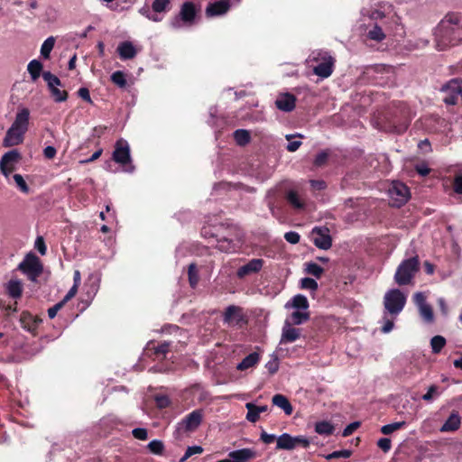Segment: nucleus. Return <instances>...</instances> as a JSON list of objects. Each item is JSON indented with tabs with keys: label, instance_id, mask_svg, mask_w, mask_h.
<instances>
[{
	"label": "nucleus",
	"instance_id": "nucleus-1",
	"mask_svg": "<svg viewBox=\"0 0 462 462\" xmlns=\"http://www.w3.org/2000/svg\"><path fill=\"white\" fill-rule=\"evenodd\" d=\"M436 37L441 49L457 45L462 41V17L457 13L448 14L439 23Z\"/></svg>",
	"mask_w": 462,
	"mask_h": 462
},
{
	"label": "nucleus",
	"instance_id": "nucleus-2",
	"mask_svg": "<svg viewBox=\"0 0 462 462\" xmlns=\"http://www.w3.org/2000/svg\"><path fill=\"white\" fill-rule=\"evenodd\" d=\"M419 270L420 261L418 255L405 259L397 267L394 281L400 286L408 285L411 283Z\"/></svg>",
	"mask_w": 462,
	"mask_h": 462
},
{
	"label": "nucleus",
	"instance_id": "nucleus-3",
	"mask_svg": "<svg viewBox=\"0 0 462 462\" xmlns=\"http://www.w3.org/2000/svg\"><path fill=\"white\" fill-rule=\"evenodd\" d=\"M197 14L198 9L194 3L190 1L184 2L180 6L179 14L171 19V25L175 29H179L183 25L190 26L194 23Z\"/></svg>",
	"mask_w": 462,
	"mask_h": 462
},
{
	"label": "nucleus",
	"instance_id": "nucleus-4",
	"mask_svg": "<svg viewBox=\"0 0 462 462\" xmlns=\"http://www.w3.org/2000/svg\"><path fill=\"white\" fill-rule=\"evenodd\" d=\"M17 269L25 274L30 281L35 282L42 273L43 266L37 255L29 253L19 263Z\"/></svg>",
	"mask_w": 462,
	"mask_h": 462
},
{
	"label": "nucleus",
	"instance_id": "nucleus-5",
	"mask_svg": "<svg viewBox=\"0 0 462 462\" xmlns=\"http://www.w3.org/2000/svg\"><path fill=\"white\" fill-rule=\"evenodd\" d=\"M406 303L405 295L399 289L388 291L383 298L385 310L392 315L399 314Z\"/></svg>",
	"mask_w": 462,
	"mask_h": 462
},
{
	"label": "nucleus",
	"instance_id": "nucleus-6",
	"mask_svg": "<svg viewBox=\"0 0 462 462\" xmlns=\"http://www.w3.org/2000/svg\"><path fill=\"white\" fill-rule=\"evenodd\" d=\"M389 196L391 198L390 204L393 207L400 208L410 199V189L401 181H393L389 189Z\"/></svg>",
	"mask_w": 462,
	"mask_h": 462
},
{
	"label": "nucleus",
	"instance_id": "nucleus-7",
	"mask_svg": "<svg viewBox=\"0 0 462 462\" xmlns=\"http://www.w3.org/2000/svg\"><path fill=\"white\" fill-rule=\"evenodd\" d=\"M204 411L197 409L187 414L180 422L178 423V430L185 432L195 431L202 422Z\"/></svg>",
	"mask_w": 462,
	"mask_h": 462
},
{
	"label": "nucleus",
	"instance_id": "nucleus-8",
	"mask_svg": "<svg viewBox=\"0 0 462 462\" xmlns=\"http://www.w3.org/2000/svg\"><path fill=\"white\" fill-rule=\"evenodd\" d=\"M21 160V154L17 150H11L5 152L0 161V171L5 177L9 178L16 167L15 165Z\"/></svg>",
	"mask_w": 462,
	"mask_h": 462
},
{
	"label": "nucleus",
	"instance_id": "nucleus-9",
	"mask_svg": "<svg viewBox=\"0 0 462 462\" xmlns=\"http://www.w3.org/2000/svg\"><path fill=\"white\" fill-rule=\"evenodd\" d=\"M223 321L228 326L238 328H242L247 322L242 314V309L235 305H230L226 309L223 315Z\"/></svg>",
	"mask_w": 462,
	"mask_h": 462
},
{
	"label": "nucleus",
	"instance_id": "nucleus-10",
	"mask_svg": "<svg viewBox=\"0 0 462 462\" xmlns=\"http://www.w3.org/2000/svg\"><path fill=\"white\" fill-rule=\"evenodd\" d=\"M112 158L116 163L122 166L131 164L130 147L125 140L120 139L116 141Z\"/></svg>",
	"mask_w": 462,
	"mask_h": 462
},
{
	"label": "nucleus",
	"instance_id": "nucleus-11",
	"mask_svg": "<svg viewBox=\"0 0 462 462\" xmlns=\"http://www.w3.org/2000/svg\"><path fill=\"white\" fill-rule=\"evenodd\" d=\"M313 244L319 249L328 250L332 246V238L327 227L315 226L312 231Z\"/></svg>",
	"mask_w": 462,
	"mask_h": 462
},
{
	"label": "nucleus",
	"instance_id": "nucleus-12",
	"mask_svg": "<svg viewBox=\"0 0 462 462\" xmlns=\"http://www.w3.org/2000/svg\"><path fill=\"white\" fill-rule=\"evenodd\" d=\"M321 59L322 61L313 68V72L315 75L326 79L333 73L335 59L328 54Z\"/></svg>",
	"mask_w": 462,
	"mask_h": 462
},
{
	"label": "nucleus",
	"instance_id": "nucleus-13",
	"mask_svg": "<svg viewBox=\"0 0 462 462\" xmlns=\"http://www.w3.org/2000/svg\"><path fill=\"white\" fill-rule=\"evenodd\" d=\"M264 261L260 258H254L250 260L246 264L239 267L236 271V276L239 279H244L245 277L251 275L253 273H259L263 266Z\"/></svg>",
	"mask_w": 462,
	"mask_h": 462
},
{
	"label": "nucleus",
	"instance_id": "nucleus-14",
	"mask_svg": "<svg viewBox=\"0 0 462 462\" xmlns=\"http://www.w3.org/2000/svg\"><path fill=\"white\" fill-rule=\"evenodd\" d=\"M29 118H30V111L28 108H23L21 109L15 116V119L9 128V134H12L14 131H21L23 133H26L28 130V125H29Z\"/></svg>",
	"mask_w": 462,
	"mask_h": 462
},
{
	"label": "nucleus",
	"instance_id": "nucleus-15",
	"mask_svg": "<svg viewBox=\"0 0 462 462\" xmlns=\"http://www.w3.org/2000/svg\"><path fill=\"white\" fill-rule=\"evenodd\" d=\"M284 198L287 203L297 211H302L306 208V201L303 196L294 189H290L285 192Z\"/></svg>",
	"mask_w": 462,
	"mask_h": 462
},
{
	"label": "nucleus",
	"instance_id": "nucleus-16",
	"mask_svg": "<svg viewBox=\"0 0 462 462\" xmlns=\"http://www.w3.org/2000/svg\"><path fill=\"white\" fill-rule=\"evenodd\" d=\"M231 7L230 0H219L210 3L206 7V16L214 17L226 14Z\"/></svg>",
	"mask_w": 462,
	"mask_h": 462
},
{
	"label": "nucleus",
	"instance_id": "nucleus-17",
	"mask_svg": "<svg viewBox=\"0 0 462 462\" xmlns=\"http://www.w3.org/2000/svg\"><path fill=\"white\" fill-rule=\"evenodd\" d=\"M275 105L277 108L283 112H291L295 108L296 97L291 93L281 94L276 101Z\"/></svg>",
	"mask_w": 462,
	"mask_h": 462
},
{
	"label": "nucleus",
	"instance_id": "nucleus-18",
	"mask_svg": "<svg viewBox=\"0 0 462 462\" xmlns=\"http://www.w3.org/2000/svg\"><path fill=\"white\" fill-rule=\"evenodd\" d=\"M300 337V329L291 327V323L288 320L282 328V338L280 344L292 343Z\"/></svg>",
	"mask_w": 462,
	"mask_h": 462
},
{
	"label": "nucleus",
	"instance_id": "nucleus-19",
	"mask_svg": "<svg viewBox=\"0 0 462 462\" xmlns=\"http://www.w3.org/2000/svg\"><path fill=\"white\" fill-rule=\"evenodd\" d=\"M231 462H247L256 457V452L251 448H242L228 454Z\"/></svg>",
	"mask_w": 462,
	"mask_h": 462
},
{
	"label": "nucleus",
	"instance_id": "nucleus-20",
	"mask_svg": "<svg viewBox=\"0 0 462 462\" xmlns=\"http://www.w3.org/2000/svg\"><path fill=\"white\" fill-rule=\"evenodd\" d=\"M20 321L23 328L27 329L32 334H35L39 324L42 322V319L33 317L28 311H23L21 315Z\"/></svg>",
	"mask_w": 462,
	"mask_h": 462
},
{
	"label": "nucleus",
	"instance_id": "nucleus-21",
	"mask_svg": "<svg viewBox=\"0 0 462 462\" xmlns=\"http://www.w3.org/2000/svg\"><path fill=\"white\" fill-rule=\"evenodd\" d=\"M116 51L120 56V59L123 60H132L137 54L135 47L131 42L128 41L119 43Z\"/></svg>",
	"mask_w": 462,
	"mask_h": 462
},
{
	"label": "nucleus",
	"instance_id": "nucleus-22",
	"mask_svg": "<svg viewBox=\"0 0 462 462\" xmlns=\"http://www.w3.org/2000/svg\"><path fill=\"white\" fill-rule=\"evenodd\" d=\"M461 419L457 411H453L440 428L441 432H451L459 429Z\"/></svg>",
	"mask_w": 462,
	"mask_h": 462
},
{
	"label": "nucleus",
	"instance_id": "nucleus-23",
	"mask_svg": "<svg viewBox=\"0 0 462 462\" xmlns=\"http://www.w3.org/2000/svg\"><path fill=\"white\" fill-rule=\"evenodd\" d=\"M272 402L273 405L281 408L286 415H291L293 411L292 405L291 404L289 399L280 393H277L273 396Z\"/></svg>",
	"mask_w": 462,
	"mask_h": 462
},
{
	"label": "nucleus",
	"instance_id": "nucleus-24",
	"mask_svg": "<svg viewBox=\"0 0 462 462\" xmlns=\"http://www.w3.org/2000/svg\"><path fill=\"white\" fill-rule=\"evenodd\" d=\"M24 134L25 133L19 130L14 131L13 134H10L8 129L5 137L4 138V145L5 147H11L22 143L23 142Z\"/></svg>",
	"mask_w": 462,
	"mask_h": 462
},
{
	"label": "nucleus",
	"instance_id": "nucleus-25",
	"mask_svg": "<svg viewBox=\"0 0 462 462\" xmlns=\"http://www.w3.org/2000/svg\"><path fill=\"white\" fill-rule=\"evenodd\" d=\"M260 361V355L256 352H253L246 356L237 365L236 369L239 371H245L251 367H254Z\"/></svg>",
	"mask_w": 462,
	"mask_h": 462
},
{
	"label": "nucleus",
	"instance_id": "nucleus-26",
	"mask_svg": "<svg viewBox=\"0 0 462 462\" xmlns=\"http://www.w3.org/2000/svg\"><path fill=\"white\" fill-rule=\"evenodd\" d=\"M6 291L13 299H19L23 294V284L18 280H10L6 285Z\"/></svg>",
	"mask_w": 462,
	"mask_h": 462
},
{
	"label": "nucleus",
	"instance_id": "nucleus-27",
	"mask_svg": "<svg viewBox=\"0 0 462 462\" xmlns=\"http://www.w3.org/2000/svg\"><path fill=\"white\" fill-rule=\"evenodd\" d=\"M409 122L406 117H403L402 119L393 117L389 120V128L394 133L402 134L407 130Z\"/></svg>",
	"mask_w": 462,
	"mask_h": 462
},
{
	"label": "nucleus",
	"instance_id": "nucleus-28",
	"mask_svg": "<svg viewBox=\"0 0 462 462\" xmlns=\"http://www.w3.org/2000/svg\"><path fill=\"white\" fill-rule=\"evenodd\" d=\"M42 63L38 60H32L29 62L27 66V70L31 76V79L33 82H35L41 75H42Z\"/></svg>",
	"mask_w": 462,
	"mask_h": 462
},
{
	"label": "nucleus",
	"instance_id": "nucleus-29",
	"mask_svg": "<svg viewBox=\"0 0 462 462\" xmlns=\"http://www.w3.org/2000/svg\"><path fill=\"white\" fill-rule=\"evenodd\" d=\"M277 449L291 450L294 448L293 437L288 433L282 434L277 439Z\"/></svg>",
	"mask_w": 462,
	"mask_h": 462
},
{
	"label": "nucleus",
	"instance_id": "nucleus-30",
	"mask_svg": "<svg viewBox=\"0 0 462 462\" xmlns=\"http://www.w3.org/2000/svg\"><path fill=\"white\" fill-rule=\"evenodd\" d=\"M334 425L327 420L318 421L315 424V431L319 435L330 436L334 433Z\"/></svg>",
	"mask_w": 462,
	"mask_h": 462
},
{
	"label": "nucleus",
	"instance_id": "nucleus-31",
	"mask_svg": "<svg viewBox=\"0 0 462 462\" xmlns=\"http://www.w3.org/2000/svg\"><path fill=\"white\" fill-rule=\"evenodd\" d=\"M236 143L240 146H245L251 141L250 132L245 129H237L233 134Z\"/></svg>",
	"mask_w": 462,
	"mask_h": 462
},
{
	"label": "nucleus",
	"instance_id": "nucleus-32",
	"mask_svg": "<svg viewBox=\"0 0 462 462\" xmlns=\"http://www.w3.org/2000/svg\"><path fill=\"white\" fill-rule=\"evenodd\" d=\"M366 37L369 40L380 42H382V41H383L385 39L386 35L383 32L382 27L375 23L373 26V28H371L367 32Z\"/></svg>",
	"mask_w": 462,
	"mask_h": 462
},
{
	"label": "nucleus",
	"instance_id": "nucleus-33",
	"mask_svg": "<svg viewBox=\"0 0 462 462\" xmlns=\"http://www.w3.org/2000/svg\"><path fill=\"white\" fill-rule=\"evenodd\" d=\"M441 90L444 92H448V94L443 99L447 105H456L458 100V97H461V92H457L449 88H448L447 83L442 86Z\"/></svg>",
	"mask_w": 462,
	"mask_h": 462
},
{
	"label": "nucleus",
	"instance_id": "nucleus-34",
	"mask_svg": "<svg viewBox=\"0 0 462 462\" xmlns=\"http://www.w3.org/2000/svg\"><path fill=\"white\" fill-rule=\"evenodd\" d=\"M291 305L298 310H307L310 307L308 299L302 294L295 295L291 300Z\"/></svg>",
	"mask_w": 462,
	"mask_h": 462
},
{
	"label": "nucleus",
	"instance_id": "nucleus-35",
	"mask_svg": "<svg viewBox=\"0 0 462 462\" xmlns=\"http://www.w3.org/2000/svg\"><path fill=\"white\" fill-rule=\"evenodd\" d=\"M305 271L307 273L316 277L317 279L321 278L324 269L320 267L318 263L313 262H309L305 263Z\"/></svg>",
	"mask_w": 462,
	"mask_h": 462
},
{
	"label": "nucleus",
	"instance_id": "nucleus-36",
	"mask_svg": "<svg viewBox=\"0 0 462 462\" xmlns=\"http://www.w3.org/2000/svg\"><path fill=\"white\" fill-rule=\"evenodd\" d=\"M54 44H55V38L51 36L49 38H47L42 47H41V55L48 60L50 58V54L54 47Z\"/></svg>",
	"mask_w": 462,
	"mask_h": 462
},
{
	"label": "nucleus",
	"instance_id": "nucleus-37",
	"mask_svg": "<svg viewBox=\"0 0 462 462\" xmlns=\"http://www.w3.org/2000/svg\"><path fill=\"white\" fill-rule=\"evenodd\" d=\"M291 325H301L310 319V312L308 311H293L291 315Z\"/></svg>",
	"mask_w": 462,
	"mask_h": 462
},
{
	"label": "nucleus",
	"instance_id": "nucleus-38",
	"mask_svg": "<svg viewBox=\"0 0 462 462\" xmlns=\"http://www.w3.org/2000/svg\"><path fill=\"white\" fill-rule=\"evenodd\" d=\"M111 81L117 87L125 88L127 86L125 74L121 70H116L110 76Z\"/></svg>",
	"mask_w": 462,
	"mask_h": 462
},
{
	"label": "nucleus",
	"instance_id": "nucleus-39",
	"mask_svg": "<svg viewBox=\"0 0 462 462\" xmlns=\"http://www.w3.org/2000/svg\"><path fill=\"white\" fill-rule=\"evenodd\" d=\"M217 247L225 253H232L236 250V245L232 240L227 238H223L218 240Z\"/></svg>",
	"mask_w": 462,
	"mask_h": 462
},
{
	"label": "nucleus",
	"instance_id": "nucleus-40",
	"mask_svg": "<svg viewBox=\"0 0 462 462\" xmlns=\"http://www.w3.org/2000/svg\"><path fill=\"white\" fill-rule=\"evenodd\" d=\"M446 345V339L442 336H434L430 340L432 353L439 354Z\"/></svg>",
	"mask_w": 462,
	"mask_h": 462
},
{
	"label": "nucleus",
	"instance_id": "nucleus-41",
	"mask_svg": "<svg viewBox=\"0 0 462 462\" xmlns=\"http://www.w3.org/2000/svg\"><path fill=\"white\" fill-rule=\"evenodd\" d=\"M247 409L246 420L250 422L255 423L260 419V414L256 410V405L253 402H247L245 404Z\"/></svg>",
	"mask_w": 462,
	"mask_h": 462
},
{
	"label": "nucleus",
	"instance_id": "nucleus-42",
	"mask_svg": "<svg viewBox=\"0 0 462 462\" xmlns=\"http://www.w3.org/2000/svg\"><path fill=\"white\" fill-rule=\"evenodd\" d=\"M42 78L47 82L48 88H56L58 86H61L60 79L51 71H43Z\"/></svg>",
	"mask_w": 462,
	"mask_h": 462
},
{
	"label": "nucleus",
	"instance_id": "nucleus-43",
	"mask_svg": "<svg viewBox=\"0 0 462 462\" xmlns=\"http://www.w3.org/2000/svg\"><path fill=\"white\" fill-rule=\"evenodd\" d=\"M405 426H406V421H404V420L386 424L381 428V432L384 435H389L395 430L404 428Z\"/></svg>",
	"mask_w": 462,
	"mask_h": 462
},
{
	"label": "nucleus",
	"instance_id": "nucleus-44",
	"mask_svg": "<svg viewBox=\"0 0 462 462\" xmlns=\"http://www.w3.org/2000/svg\"><path fill=\"white\" fill-rule=\"evenodd\" d=\"M171 0H154L152 8L155 13H165L170 10Z\"/></svg>",
	"mask_w": 462,
	"mask_h": 462
},
{
	"label": "nucleus",
	"instance_id": "nucleus-45",
	"mask_svg": "<svg viewBox=\"0 0 462 462\" xmlns=\"http://www.w3.org/2000/svg\"><path fill=\"white\" fill-rule=\"evenodd\" d=\"M188 276L190 286L195 288L199 282V274L196 263H192L189 265Z\"/></svg>",
	"mask_w": 462,
	"mask_h": 462
},
{
	"label": "nucleus",
	"instance_id": "nucleus-46",
	"mask_svg": "<svg viewBox=\"0 0 462 462\" xmlns=\"http://www.w3.org/2000/svg\"><path fill=\"white\" fill-rule=\"evenodd\" d=\"M439 387L436 384H432L429 387L427 393L422 395V400L428 402H432L435 398L439 396Z\"/></svg>",
	"mask_w": 462,
	"mask_h": 462
},
{
	"label": "nucleus",
	"instance_id": "nucleus-47",
	"mask_svg": "<svg viewBox=\"0 0 462 462\" xmlns=\"http://www.w3.org/2000/svg\"><path fill=\"white\" fill-rule=\"evenodd\" d=\"M55 102L60 103L68 99L69 94L66 90H60L57 87L49 89Z\"/></svg>",
	"mask_w": 462,
	"mask_h": 462
},
{
	"label": "nucleus",
	"instance_id": "nucleus-48",
	"mask_svg": "<svg viewBox=\"0 0 462 462\" xmlns=\"http://www.w3.org/2000/svg\"><path fill=\"white\" fill-rule=\"evenodd\" d=\"M329 155L330 153L328 150L319 152L314 159V166L318 168L325 166L328 161Z\"/></svg>",
	"mask_w": 462,
	"mask_h": 462
},
{
	"label": "nucleus",
	"instance_id": "nucleus-49",
	"mask_svg": "<svg viewBox=\"0 0 462 462\" xmlns=\"http://www.w3.org/2000/svg\"><path fill=\"white\" fill-rule=\"evenodd\" d=\"M300 288L304 290L317 291L319 288L318 282L310 277H305L300 280Z\"/></svg>",
	"mask_w": 462,
	"mask_h": 462
},
{
	"label": "nucleus",
	"instance_id": "nucleus-50",
	"mask_svg": "<svg viewBox=\"0 0 462 462\" xmlns=\"http://www.w3.org/2000/svg\"><path fill=\"white\" fill-rule=\"evenodd\" d=\"M149 450L155 455H162L164 450V445L162 441L154 439L148 444Z\"/></svg>",
	"mask_w": 462,
	"mask_h": 462
},
{
	"label": "nucleus",
	"instance_id": "nucleus-51",
	"mask_svg": "<svg viewBox=\"0 0 462 462\" xmlns=\"http://www.w3.org/2000/svg\"><path fill=\"white\" fill-rule=\"evenodd\" d=\"M352 455V452L348 449H342L334 451L326 456L327 460L337 459V458H348Z\"/></svg>",
	"mask_w": 462,
	"mask_h": 462
},
{
	"label": "nucleus",
	"instance_id": "nucleus-52",
	"mask_svg": "<svg viewBox=\"0 0 462 462\" xmlns=\"http://www.w3.org/2000/svg\"><path fill=\"white\" fill-rule=\"evenodd\" d=\"M203 452V448L200 446H192L189 447L186 449L184 456L180 459L179 462H185L189 457L196 454H201Z\"/></svg>",
	"mask_w": 462,
	"mask_h": 462
},
{
	"label": "nucleus",
	"instance_id": "nucleus-53",
	"mask_svg": "<svg viewBox=\"0 0 462 462\" xmlns=\"http://www.w3.org/2000/svg\"><path fill=\"white\" fill-rule=\"evenodd\" d=\"M13 179L16 184V186L20 189V190L23 193H28L30 189L24 180L23 177L21 174H14Z\"/></svg>",
	"mask_w": 462,
	"mask_h": 462
},
{
	"label": "nucleus",
	"instance_id": "nucleus-54",
	"mask_svg": "<svg viewBox=\"0 0 462 462\" xmlns=\"http://www.w3.org/2000/svg\"><path fill=\"white\" fill-rule=\"evenodd\" d=\"M170 350V343L162 342L159 344L156 347H154V354L157 358L165 357L166 354Z\"/></svg>",
	"mask_w": 462,
	"mask_h": 462
},
{
	"label": "nucleus",
	"instance_id": "nucleus-55",
	"mask_svg": "<svg viewBox=\"0 0 462 462\" xmlns=\"http://www.w3.org/2000/svg\"><path fill=\"white\" fill-rule=\"evenodd\" d=\"M420 315L423 317V319L427 322H432L433 321V318H434L433 310H432V308L429 304L420 308Z\"/></svg>",
	"mask_w": 462,
	"mask_h": 462
},
{
	"label": "nucleus",
	"instance_id": "nucleus-56",
	"mask_svg": "<svg viewBox=\"0 0 462 462\" xmlns=\"http://www.w3.org/2000/svg\"><path fill=\"white\" fill-rule=\"evenodd\" d=\"M414 168H415L416 172L422 177L429 175L431 171V169L429 167L428 163L425 162L417 163Z\"/></svg>",
	"mask_w": 462,
	"mask_h": 462
},
{
	"label": "nucleus",
	"instance_id": "nucleus-57",
	"mask_svg": "<svg viewBox=\"0 0 462 462\" xmlns=\"http://www.w3.org/2000/svg\"><path fill=\"white\" fill-rule=\"evenodd\" d=\"M34 248L42 254L45 255L47 253V246L45 244V241L42 236H37L35 243H34Z\"/></svg>",
	"mask_w": 462,
	"mask_h": 462
},
{
	"label": "nucleus",
	"instance_id": "nucleus-58",
	"mask_svg": "<svg viewBox=\"0 0 462 462\" xmlns=\"http://www.w3.org/2000/svg\"><path fill=\"white\" fill-rule=\"evenodd\" d=\"M155 402L160 409H164L171 405V400L167 395H156Z\"/></svg>",
	"mask_w": 462,
	"mask_h": 462
},
{
	"label": "nucleus",
	"instance_id": "nucleus-59",
	"mask_svg": "<svg viewBox=\"0 0 462 462\" xmlns=\"http://www.w3.org/2000/svg\"><path fill=\"white\" fill-rule=\"evenodd\" d=\"M284 239L291 245H296L300 242V236L297 232L290 231L284 234Z\"/></svg>",
	"mask_w": 462,
	"mask_h": 462
},
{
	"label": "nucleus",
	"instance_id": "nucleus-60",
	"mask_svg": "<svg viewBox=\"0 0 462 462\" xmlns=\"http://www.w3.org/2000/svg\"><path fill=\"white\" fill-rule=\"evenodd\" d=\"M293 440H294V448L297 447V446H301L302 448H307L310 447V441L309 439H307L306 437L304 436H296V437H293Z\"/></svg>",
	"mask_w": 462,
	"mask_h": 462
},
{
	"label": "nucleus",
	"instance_id": "nucleus-61",
	"mask_svg": "<svg viewBox=\"0 0 462 462\" xmlns=\"http://www.w3.org/2000/svg\"><path fill=\"white\" fill-rule=\"evenodd\" d=\"M452 185L455 193L462 195V174H457L454 177Z\"/></svg>",
	"mask_w": 462,
	"mask_h": 462
},
{
	"label": "nucleus",
	"instance_id": "nucleus-62",
	"mask_svg": "<svg viewBox=\"0 0 462 462\" xmlns=\"http://www.w3.org/2000/svg\"><path fill=\"white\" fill-rule=\"evenodd\" d=\"M377 446L384 452L387 453L392 448L391 439L388 438H382L377 441Z\"/></svg>",
	"mask_w": 462,
	"mask_h": 462
},
{
	"label": "nucleus",
	"instance_id": "nucleus-63",
	"mask_svg": "<svg viewBox=\"0 0 462 462\" xmlns=\"http://www.w3.org/2000/svg\"><path fill=\"white\" fill-rule=\"evenodd\" d=\"M360 427L359 421H354L348 424L343 430V437H348L353 434L355 430H356Z\"/></svg>",
	"mask_w": 462,
	"mask_h": 462
},
{
	"label": "nucleus",
	"instance_id": "nucleus-64",
	"mask_svg": "<svg viewBox=\"0 0 462 462\" xmlns=\"http://www.w3.org/2000/svg\"><path fill=\"white\" fill-rule=\"evenodd\" d=\"M133 436L140 440H145L148 438L147 430L143 428H136L132 431Z\"/></svg>",
	"mask_w": 462,
	"mask_h": 462
}]
</instances>
